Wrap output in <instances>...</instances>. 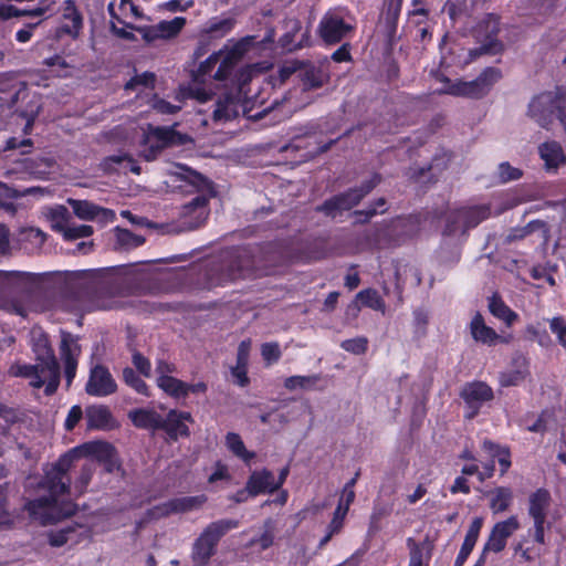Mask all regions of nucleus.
I'll use <instances>...</instances> for the list:
<instances>
[{
	"instance_id": "obj_31",
	"label": "nucleus",
	"mask_w": 566,
	"mask_h": 566,
	"mask_svg": "<svg viewBox=\"0 0 566 566\" xmlns=\"http://www.w3.org/2000/svg\"><path fill=\"white\" fill-rule=\"evenodd\" d=\"M161 417L156 410L147 408H137L128 412V418L136 428L153 431L159 430Z\"/></svg>"
},
{
	"instance_id": "obj_56",
	"label": "nucleus",
	"mask_w": 566,
	"mask_h": 566,
	"mask_svg": "<svg viewBox=\"0 0 566 566\" xmlns=\"http://www.w3.org/2000/svg\"><path fill=\"white\" fill-rule=\"evenodd\" d=\"M528 375L527 369H515L503 371L499 376V382L501 387H512L521 384Z\"/></svg>"
},
{
	"instance_id": "obj_2",
	"label": "nucleus",
	"mask_w": 566,
	"mask_h": 566,
	"mask_svg": "<svg viewBox=\"0 0 566 566\" xmlns=\"http://www.w3.org/2000/svg\"><path fill=\"white\" fill-rule=\"evenodd\" d=\"M41 485L49 494L29 500L24 504V510L31 520L46 526L75 514L76 506L73 502L60 503L57 500L59 496L70 492V476L57 474L56 471L49 468L44 473Z\"/></svg>"
},
{
	"instance_id": "obj_29",
	"label": "nucleus",
	"mask_w": 566,
	"mask_h": 566,
	"mask_svg": "<svg viewBox=\"0 0 566 566\" xmlns=\"http://www.w3.org/2000/svg\"><path fill=\"white\" fill-rule=\"evenodd\" d=\"M539 157L544 160L547 171L557 170L560 166L566 165V155L556 140L544 142L538 146Z\"/></svg>"
},
{
	"instance_id": "obj_6",
	"label": "nucleus",
	"mask_w": 566,
	"mask_h": 566,
	"mask_svg": "<svg viewBox=\"0 0 566 566\" xmlns=\"http://www.w3.org/2000/svg\"><path fill=\"white\" fill-rule=\"evenodd\" d=\"M527 113L543 128H548L554 119L566 123V93L556 87L538 94L528 104Z\"/></svg>"
},
{
	"instance_id": "obj_40",
	"label": "nucleus",
	"mask_w": 566,
	"mask_h": 566,
	"mask_svg": "<svg viewBox=\"0 0 566 566\" xmlns=\"http://www.w3.org/2000/svg\"><path fill=\"white\" fill-rule=\"evenodd\" d=\"M222 50L213 52L205 61L200 62L199 66L191 72L192 82L196 84H203L206 80L212 78V71L220 61Z\"/></svg>"
},
{
	"instance_id": "obj_10",
	"label": "nucleus",
	"mask_w": 566,
	"mask_h": 566,
	"mask_svg": "<svg viewBox=\"0 0 566 566\" xmlns=\"http://www.w3.org/2000/svg\"><path fill=\"white\" fill-rule=\"evenodd\" d=\"M460 398L464 402V418L473 420L476 418L481 409L494 400V390L485 381L472 380L465 382L460 392Z\"/></svg>"
},
{
	"instance_id": "obj_48",
	"label": "nucleus",
	"mask_w": 566,
	"mask_h": 566,
	"mask_svg": "<svg viewBox=\"0 0 566 566\" xmlns=\"http://www.w3.org/2000/svg\"><path fill=\"white\" fill-rule=\"evenodd\" d=\"M123 380L137 394L146 397L150 396L148 385L145 382V380L140 378V376L133 368L125 367L123 369Z\"/></svg>"
},
{
	"instance_id": "obj_22",
	"label": "nucleus",
	"mask_w": 566,
	"mask_h": 566,
	"mask_svg": "<svg viewBox=\"0 0 566 566\" xmlns=\"http://www.w3.org/2000/svg\"><path fill=\"white\" fill-rule=\"evenodd\" d=\"M52 167V160L46 157H25L17 161V167L8 170L7 175L10 174H23L34 178H42L44 175L50 172Z\"/></svg>"
},
{
	"instance_id": "obj_5",
	"label": "nucleus",
	"mask_w": 566,
	"mask_h": 566,
	"mask_svg": "<svg viewBox=\"0 0 566 566\" xmlns=\"http://www.w3.org/2000/svg\"><path fill=\"white\" fill-rule=\"evenodd\" d=\"M239 524V521L233 518H221L209 523L192 544L190 557L193 566L208 565L217 553L220 539Z\"/></svg>"
},
{
	"instance_id": "obj_11",
	"label": "nucleus",
	"mask_w": 566,
	"mask_h": 566,
	"mask_svg": "<svg viewBox=\"0 0 566 566\" xmlns=\"http://www.w3.org/2000/svg\"><path fill=\"white\" fill-rule=\"evenodd\" d=\"M253 43V36H244L237 41L230 50H222L220 61L218 62L219 66L213 73L212 78L220 82L230 80L237 72L238 65L252 48Z\"/></svg>"
},
{
	"instance_id": "obj_1",
	"label": "nucleus",
	"mask_w": 566,
	"mask_h": 566,
	"mask_svg": "<svg viewBox=\"0 0 566 566\" xmlns=\"http://www.w3.org/2000/svg\"><path fill=\"white\" fill-rule=\"evenodd\" d=\"M105 291L102 270L66 272L59 287V303L63 311L73 314L104 310L102 295Z\"/></svg>"
},
{
	"instance_id": "obj_8",
	"label": "nucleus",
	"mask_w": 566,
	"mask_h": 566,
	"mask_svg": "<svg viewBox=\"0 0 566 566\" xmlns=\"http://www.w3.org/2000/svg\"><path fill=\"white\" fill-rule=\"evenodd\" d=\"M343 13L342 9L328 10L319 20L316 32L326 45L338 44L354 33L356 29L353 23L354 19L347 11V15L350 18V21H347Z\"/></svg>"
},
{
	"instance_id": "obj_53",
	"label": "nucleus",
	"mask_w": 566,
	"mask_h": 566,
	"mask_svg": "<svg viewBox=\"0 0 566 566\" xmlns=\"http://www.w3.org/2000/svg\"><path fill=\"white\" fill-rule=\"evenodd\" d=\"M459 232L462 233V219L458 209L450 210L446 216V224L442 234L453 237Z\"/></svg>"
},
{
	"instance_id": "obj_17",
	"label": "nucleus",
	"mask_w": 566,
	"mask_h": 566,
	"mask_svg": "<svg viewBox=\"0 0 566 566\" xmlns=\"http://www.w3.org/2000/svg\"><path fill=\"white\" fill-rule=\"evenodd\" d=\"M359 242L370 250H386L398 248V241L395 239L394 230L390 224H375L366 230Z\"/></svg>"
},
{
	"instance_id": "obj_25",
	"label": "nucleus",
	"mask_w": 566,
	"mask_h": 566,
	"mask_svg": "<svg viewBox=\"0 0 566 566\" xmlns=\"http://www.w3.org/2000/svg\"><path fill=\"white\" fill-rule=\"evenodd\" d=\"M88 536V530L77 523H72L48 535L49 544L53 547H61L69 542L78 543L82 537Z\"/></svg>"
},
{
	"instance_id": "obj_42",
	"label": "nucleus",
	"mask_w": 566,
	"mask_h": 566,
	"mask_svg": "<svg viewBox=\"0 0 566 566\" xmlns=\"http://www.w3.org/2000/svg\"><path fill=\"white\" fill-rule=\"evenodd\" d=\"M116 249L132 250L143 245L146 241L145 237L136 234L128 229L115 228Z\"/></svg>"
},
{
	"instance_id": "obj_3",
	"label": "nucleus",
	"mask_w": 566,
	"mask_h": 566,
	"mask_svg": "<svg viewBox=\"0 0 566 566\" xmlns=\"http://www.w3.org/2000/svg\"><path fill=\"white\" fill-rule=\"evenodd\" d=\"M32 350L35 364H14L10 367V375L30 379L32 388L40 389L45 385L44 394L52 396L60 385V365L46 335L42 334L33 339Z\"/></svg>"
},
{
	"instance_id": "obj_54",
	"label": "nucleus",
	"mask_w": 566,
	"mask_h": 566,
	"mask_svg": "<svg viewBox=\"0 0 566 566\" xmlns=\"http://www.w3.org/2000/svg\"><path fill=\"white\" fill-rule=\"evenodd\" d=\"M387 515H389V510H387L385 506H375L373 509L367 530L368 536L373 537L381 531V521Z\"/></svg>"
},
{
	"instance_id": "obj_52",
	"label": "nucleus",
	"mask_w": 566,
	"mask_h": 566,
	"mask_svg": "<svg viewBox=\"0 0 566 566\" xmlns=\"http://www.w3.org/2000/svg\"><path fill=\"white\" fill-rule=\"evenodd\" d=\"M186 24V18L176 17L170 21H160L157 25L163 39H170L179 34Z\"/></svg>"
},
{
	"instance_id": "obj_33",
	"label": "nucleus",
	"mask_w": 566,
	"mask_h": 566,
	"mask_svg": "<svg viewBox=\"0 0 566 566\" xmlns=\"http://www.w3.org/2000/svg\"><path fill=\"white\" fill-rule=\"evenodd\" d=\"M35 281V275L30 272L0 270V289H17L23 291Z\"/></svg>"
},
{
	"instance_id": "obj_38",
	"label": "nucleus",
	"mask_w": 566,
	"mask_h": 566,
	"mask_svg": "<svg viewBox=\"0 0 566 566\" xmlns=\"http://www.w3.org/2000/svg\"><path fill=\"white\" fill-rule=\"evenodd\" d=\"M208 497L205 494L170 499L172 514H184L199 510Z\"/></svg>"
},
{
	"instance_id": "obj_30",
	"label": "nucleus",
	"mask_w": 566,
	"mask_h": 566,
	"mask_svg": "<svg viewBox=\"0 0 566 566\" xmlns=\"http://www.w3.org/2000/svg\"><path fill=\"white\" fill-rule=\"evenodd\" d=\"M458 210L462 219V234H465L470 229L475 228L491 216V207L489 205L461 207Z\"/></svg>"
},
{
	"instance_id": "obj_58",
	"label": "nucleus",
	"mask_w": 566,
	"mask_h": 566,
	"mask_svg": "<svg viewBox=\"0 0 566 566\" xmlns=\"http://www.w3.org/2000/svg\"><path fill=\"white\" fill-rule=\"evenodd\" d=\"M155 74L151 72H144L142 74H137L133 76L125 84L126 91H135L138 86L153 87L155 84Z\"/></svg>"
},
{
	"instance_id": "obj_60",
	"label": "nucleus",
	"mask_w": 566,
	"mask_h": 566,
	"mask_svg": "<svg viewBox=\"0 0 566 566\" xmlns=\"http://www.w3.org/2000/svg\"><path fill=\"white\" fill-rule=\"evenodd\" d=\"M261 355L268 365L277 363L282 355L280 345L275 342L262 344Z\"/></svg>"
},
{
	"instance_id": "obj_57",
	"label": "nucleus",
	"mask_w": 566,
	"mask_h": 566,
	"mask_svg": "<svg viewBox=\"0 0 566 566\" xmlns=\"http://www.w3.org/2000/svg\"><path fill=\"white\" fill-rule=\"evenodd\" d=\"M170 515H172V510L170 505V500H168L164 503L157 504L146 510V512L144 513V521L149 522L154 520H160L168 517Z\"/></svg>"
},
{
	"instance_id": "obj_14",
	"label": "nucleus",
	"mask_w": 566,
	"mask_h": 566,
	"mask_svg": "<svg viewBox=\"0 0 566 566\" xmlns=\"http://www.w3.org/2000/svg\"><path fill=\"white\" fill-rule=\"evenodd\" d=\"M482 449L492 458L489 462L483 464V471L479 473V481L484 482L491 479L495 472V460L500 465V475L503 476L507 473L512 465L511 450L506 446H501L490 439H484Z\"/></svg>"
},
{
	"instance_id": "obj_34",
	"label": "nucleus",
	"mask_w": 566,
	"mask_h": 566,
	"mask_svg": "<svg viewBox=\"0 0 566 566\" xmlns=\"http://www.w3.org/2000/svg\"><path fill=\"white\" fill-rule=\"evenodd\" d=\"M289 29L280 39L279 44L283 50L295 51L307 45L308 33L303 34L300 42H295V35L302 30V22L298 19H290L286 21Z\"/></svg>"
},
{
	"instance_id": "obj_45",
	"label": "nucleus",
	"mask_w": 566,
	"mask_h": 566,
	"mask_svg": "<svg viewBox=\"0 0 566 566\" xmlns=\"http://www.w3.org/2000/svg\"><path fill=\"white\" fill-rule=\"evenodd\" d=\"M356 301H359L363 306L374 311H384L386 306L385 301L378 291L371 287L358 292L356 295Z\"/></svg>"
},
{
	"instance_id": "obj_51",
	"label": "nucleus",
	"mask_w": 566,
	"mask_h": 566,
	"mask_svg": "<svg viewBox=\"0 0 566 566\" xmlns=\"http://www.w3.org/2000/svg\"><path fill=\"white\" fill-rule=\"evenodd\" d=\"M407 545L410 549V560L408 566H428L430 560V553L424 558L423 545L418 544L412 537L407 539Z\"/></svg>"
},
{
	"instance_id": "obj_41",
	"label": "nucleus",
	"mask_w": 566,
	"mask_h": 566,
	"mask_svg": "<svg viewBox=\"0 0 566 566\" xmlns=\"http://www.w3.org/2000/svg\"><path fill=\"white\" fill-rule=\"evenodd\" d=\"M513 491L507 486H497L491 493L490 509L493 513H502L509 510L513 502Z\"/></svg>"
},
{
	"instance_id": "obj_13",
	"label": "nucleus",
	"mask_w": 566,
	"mask_h": 566,
	"mask_svg": "<svg viewBox=\"0 0 566 566\" xmlns=\"http://www.w3.org/2000/svg\"><path fill=\"white\" fill-rule=\"evenodd\" d=\"M209 212V198L202 193L197 195L181 208L179 231H193L201 228Z\"/></svg>"
},
{
	"instance_id": "obj_64",
	"label": "nucleus",
	"mask_w": 566,
	"mask_h": 566,
	"mask_svg": "<svg viewBox=\"0 0 566 566\" xmlns=\"http://www.w3.org/2000/svg\"><path fill=\"white\" fill-rule=\"evenodd\" d=\"M135 368L145 377H150L151 364L150 360L139 352H134L132 356Z\"/></svg>"
},
{
	"instance_id": "obj_59",
	"label": "nucleus",
	"mask_w": 566,
	"mask_h": 566,
	"mask_svg": "<svg viewBox=\"0 0 566 566\" xmlns=\"http://www.w3.org/2000/svg\"><path fill=\"white\" fill-rule=\"evenodd\" d=\"M340 347L348 353L363 355L368 349V339L366 337L345 339L342 342Z\"/></svg>"
},
{
	"instance_id": "obj_20",
	"label": "nucleus",
	"mask_w": 566,
	"mask_h": 566,
	"mask_svg": "<svg viewBox=\"0 0 566 566\" xmlns=\"http://www.w3.org/2000/svg\"><path fill=\"white\" fill-rule=\"evenodd\" d=\"M422 221L421 213L397 217L390 221L398 247L415 239L420 233Z\"/></svg>"
},
{
	"instance_id": "obj_55",
	"label": "nucleus",
	"mask_w": 566,
	"mask_h": 566,
	"mask_svg": "<svg viewBox=\"0 0 566 566\" xmlns=\"http://www.w3.org/2000/svg\"><path fill=\"white\" fill-rule=\"evenodd\" d=\"M497 177L500 182L506 184L521 179L523 171L520 168L511 166L509 161H503L497 167Z\"/></svg>"
},
{
	"instance_id": "obj_63",
	"label": "nucleus",
	"mask_w": 566,
	"mask_h": 566,
	"mask_svg": "<svg viewBox=\"0 0 566 566\" xmlns=\"http://www.w3.org/2000/svg\"><path fill=\"white\" fill-rule=\"evenodd\" d=\"M94 465L92 463H85L80 471V475L75 481V488L83 492L87 485L90 484L93 474H94Z\"/></svg>"
},
{
	"instance_id": "obj_35",
	"label": "nucleus",
	"mask_w": 566,
	"mask_h": 566,
	"mask_svg": "<svg viewBox=\"0 0 566 566\" xmlns=\"http://www.w3.org/2000/svg\"><path fill=\"white\" fill-rule=\"evenodd\" d=\"M87 428L105 430L112 428L113 415L106 406H90L86 408Z\"/></svg>"
},
{
	"instance_id": "obj_28",
	"label": "nucleus",
	"mask_w": 566,
	"mask_h": 566,
	"mask_svg": "<svg viewBox=\"0 0 566 566\" xmlns=\"http://www.w3.org/2000/svg\"><path fill=\"white\" fill-rule=\"evenodd\" d=\"M248 489L250 491L251 497H255L260 494H272L276 492L274 488V474L268 470L262 469L259 471H253L248 481Z\"/></svg>"
},
{
	"instance_id": "obj_37",
	"label": "nucleus",
	"mask_w": 566,
	"mask_h": 566,
	"mask_svg": "<svg viewBox=\"0 0 566 566\" xmlns=\"http://www.w3.org/2000/svg\"><path fill=\"white\" fill-rule=\"evenodd\" d=\"M400 12L401 10L394 8V6L390 7L385 4V10L380 18L382 34L386 41L390 44L395 41L397 34Z\"/></svg>"
},
{
	"instance_id": "obj_7",
	"label": "nucleus",
	"mask_w": 566,
	"mask_h": 566,
	"mask_svg": "<svg viewBox=\"0 0 566 566\" xmlns=\"http://www.w3.org/2000/svg\"><path fill=\"white\" fill-rule=\"evenodd\" d=\"M380 182L381 176L375 172L359 186L348 188L326 199L323 203L315 207V211L334 219L338 212L348 211L358 206Z\"/></svg>"
},
{
	"instance_id": "obj_50",
	"label": "nucleus",
	"mask_w": 566,
	"mask_h": 566,
	"mask_svg": "<svg viewBox=\"0 0 566 566\" xmlns=\"http://www.w3.org/2000/svg\"><path fill=\"white\" fill-rule=\"evenodd\" d=\"M536 230L546 231V222L543 220H532L522 228L513 229L511 233L507 235L506 241L513 242L516 240H522Z\"/></svg>"
},
{
	"instance_id": "obj_27",
	"label": "nucleus",
	"mask_w": 566,
	"mask_h": 566,
	"mask_svg": "<svg viewBox=\"0 0 566 566\" xmlns=\"http://www.w3.org/2000/svg\"><path fill=\"white\" fill-rule=\"evenodd\" d=\"M472 338L482 345L494 346L497 344L500 335L492 327L485 324L484 317L476 312L469 325Z\"/></svg>"
},
{
	"instance_id": "obj_43",
	"label": "nucleus",
	"mask_w": 566,
	"mask_h": 566,
	"mask_svg": "<svg viewBox=\"0 0 566 566\" xmlns=\"http://www.w3.org/2000/svg\"><path fill=\"white\" fill-rule=\"evenodd\" d=\"M226 446L235 457H238L245 463H250L251 460L254 459L255 457V453L253 451H249L245 448L242 438L240 437V434L235 432L227 433Z\"/></svg>"
},
{
	"instance_id": "obj_24",
	"label": "nucleus",
	"mask_w": 566,
	"mask_h": 566,
	"mask_svg": "<svg viewBox=\"0 0 566 566\" xmlns=\"http://www.w3.org/2000/svg\"><path fill=\"white\" fill-rule=\"evenodd\" d=\"M552 504L551 492L545 488H538L528 496L527 513L532 520H547Z\"/></svg>"
},
{
	"instance_id": "obj_46",
	"label": "nucleus",
	"mask_w": 566,
	"mask_h": 566,
	"mask_svg": "<svg viewBox=\"0 0 566 566\" xmlns=\"http://www.w3.org/2000/svg\"><path fill=\"white\" fill-rule=\"evenodd\" d=\"M82 457L81 450L78 446L69 450L64 454H62L56 462H54L50 468L57 472V474L69 476V471L72 469L75 460Z\"/></svg>"
},
{
	"instance_id": "obj_18",
	"label": "nucleus",
	"mask_w": 566,
	"mask_h": 566,
	"mask_svg": "<svg viewBox=\"0 0 566 566\" xmlns=\"http://www.w3.org/2000/svg\"><path fill=\"white\" fill-rule=\"evenodd\" d=\"M520 527V523L516 516L512 515L505 521H501L494 524L491 530V533L488 537V541L484 544V553L493 552L500 553L502 552L506 544L509 537L517 531Z\"/></svg>"
},
{
	"instance_id": "obj_9",
	"label": "nucleus",
	"mask_w": 566,
	"mask_h": 566,
	"mask_svg": "<svg viewBox=\"0 0 566 566\" xmlns=\"http://www.w3.org/2000/svg\"><path fill=\"white\" fill-rule=\"evenodd\" d=\"M501 70L490 66L484 69L473 81L467 82L459 80L450 82L448 80L449 85L444 90V93L453 96L479 99L484 97L491 91L492 86L501 80Z\"/></svg>"
},
{
	"instance_id": "obj_15",
	"label": "nucleus",
	"mask_w": 566,
	"mask_h": 566,
	"mask_svg": "<svg viewBox=\"0 0 566 566\" xmlns=\"http://www.w3.org/2000/svg\"><path fill=\"white\" fill-rule=\"evenodd\" d=\"M67 203L72 208L73 213L84 221L97 220L102 224H107L112 223L116 219L114 210L103 208L88 200L69 199Z\"/></svg>"
},
{
	"instance_id": "obj_16",
	"label": "nucleus",
	"mask_w": 566,
	"mask_h": 566,
	"mask_svg": "<svg viewBox=\"0 0 566 566\" xmlns=\"http://www.w3.org/2000/svg\"><path fill=\"white\" fill-rule=\"evenodd\" d=\"M117 390V384L104 365H96L91 369L85 391L93 397H106Z\"/></svg>"
},
{
	"instance_id": "obj_62",
	"label": "nucleus",
	"mask_w": 566,
	"mask_h": 566,
	"mask_svg": "<svg viewBox=\"0 0 566 566\" xmlns=\"http://www.w3.org/2000/svg\"><path fill=\"white\" fill-rule=\"evenodd\" d=\"M347 513V509L343 507L342 503H338L337 507L334 511L333 518L327 526V530L332 531V533L338 534L344 526V521Z\"/></svg>"
},
{
	"instance_id": "obj_44",
	"label": "nucleus",
	"mask_w": 566,
	"mask_h": 566,
	"mask_svg": "<svg viewBox=\"0 0 566 566\" xmlns=\"http://www.w3.org/2000/svg\"><path fill=\"white\" fill-rule=\"evenodd\" d=\"M54 229L62 233L65 241H74L81 238H88L94 233V229L88 224H66L56 223Z\"/></svg>"
},
{
	"instance_id": "obj_12",
	"label": "nucleus",
	"mask_w": 566,
	"mask_h": 566,
	"mask_svg": "<svg viewBox=\"0 0 566 566\" xmlns=\"http://www.w3.org/2000/svg\"><path fill=\"white\" fill-rule=\"evenodd\" d=\"M82 457L91 458L101 463L107 473H113L122 467L116 448L107 441L95 440L78 446Z\"/></svg>"
},
{
	"instance_id": "obj_32",
	"label": "nucleus",
	"mask_w": 566,
	"mask_h": 566,
	"mask_svg": "<svg viewBox=\"0 0 566 566\" xmlns=\"http://www.w3.org/2000/svg\"><path fill=\"white\" fill-rule=\"evenodd\" d=\"M452 153L451 151H444L437 153L430 165L424 167H410L409 169V177L413 181L418 182L421 180L422 177H424L428 172H431L433 170H437L438 172H442L444 169H447L448 165L450 164L452 159Z\"/></svg>"
},
{
	"instance_id": "obj_39",
	"label": "nucleus",
	"mask_w": 566,
	"mask_h": 566,
	"mask_svg": "<svg viewBox=\"0 0 566 566\" xmlns=\"http://www.w3.org/2000/svg\"><path fill=\"white\" fill-rule=\"evenodd\" d=\"M156 385L166 395L174 399L187 398L186 382L176 377H157Z\"/></svg>"
},
{
	"instance_id": "obj_21",
	"label": "nucleus",
	"mask_w": 566,
	"mask_h": 566,
	"mask_svg": "<svg viewBox=\"0 0 566 566\" xmlns=\"http://www.w3.org/2000/svg\"><path fill=\"white\" fill-rule=\"evenodd\" d=\"M151 140H155V144L150 145L149 150L155 156L166 147L181 145L184 143V135L177 132L174 127L150 126L147 135V142Z\"/></svg>"
},
{
	"instance_id": "obj_19",
	"label": "nucleus",
	"mask_w": 566,
	"mask_h": 566,
	"mask_svg": "<svg viewBox=\"0 0 566 566\" xmlns=\"http://www.w3.org/2000/svg\"><path fill=\"white\" fill-rule=\"evenodd\" d=\"M186 422H193L190 412L177 409H170L166 417H161L160 428L174 441L178 438H188L190 436L189 427Z\"/></svg>"
},
{
	"instance_id": "obj_23",
	"label": "nucleus",
	"mask_w": 566,
	"mask_h": 566,
	"mask_svg": "<svg viewBox=\"0 0 566 566\" xmlns=\"http://www.w3.org/2000/svg\"><path fill=\"white\" fill-rule=\"evenodd\" d=\"M80 347L70 334H64L61 342V356L64 361V374L67 386H70L76 375L77 358Z\"/></svg>"
},
{
	"instance_id": "obj_61",
	"label": "nucleus",
	"mask_w": 566,
	"mask_h": 566,
	"mask_svg": "<svg viewBox=\"0 0 566 566\" xmlns=\"http://www.w3.org/2000/svg\"><path fill=\"white\" fill-rule=\"evenodd\" d=\"M549 328L557 336L558 343L566 348V321L563 316H555L549 321Z\"/></svg>"
},
{
	"instance_id": "obj_36",
	"label": "nucleus",
	"mask_w": 566,
	"mask_h": 566,
	"mask_svg": "<svg viewBox=\"0 0 566 566\" xmlns=\"http://www.w3.org/2000/svg\"><path fill=\"white\" fill-rule=\"evenodd\" d=\"M489 311L494 317L503 321L509 327L518 318V315L505 304L497 293H493L489 298Z\"/></svg>"
},
{
	"instance_id": "obj_47",
	"label": "nucleus",
	"mask_w": 566,
	"mask_h": 566,
	"mask_svg": "<svg viewBox=\"0 0 566 566\" xmlns=\"http://www.w3.org/2000/svg\"><path fill=\"white\" fill-rule=\"evenodd\" d=\"M319 375L310 376H290L284 380V387L290 390L304 389L311 390L316 388V384L319 381Z\"/></svg>"
},
{
	"instance_id": "obj_4",
	"label": "nucleus",
	"mask_w": 566,
	"mask_h": 566,
	"mask_svg": "<svg viewBox=\"0 0 566 566\" xmlns=\"http://www.w3.org/2000/svg\"><path fill=\"white\" fill-rule=\"evenodd\" d=\"M254 272L255 264L251 251L247 248H237L227 252L220 263L210 268L208 277L213 285H224L250 277Z\"/></svg>"
},
{
	"instance_id": "obj_49",
	"label": "nucleus",
	"mask_w": 566,
	"mask_h": 566,
	"mask_svg": "<svg viewBox=\"0 0 566 566\" xmlns=\"http://www.w3.org/2000/svg\"><path fill=\"white\" fill-rule=\"evenodd\" d=\"M301 81L303 91L319 88L325 83L323 72L316 67L306 69L302 74Z\"/></svg>"
},
{
	"instance_id": "obj_26",
	"label": "nucleus",
	"mask_w": 566,
	"mask_h": 566,
	"mask_svg": "<svg viewBox=\"0 0 566 566\" xmlns=\"http://www.w3.org/2000/svg\"><path fill=\"white\" fill-rule=\"evenodd\" d=\"M62 17L64 20L71 21V24H63L59 32L77 39L83 29V15L77 9L74 0H65L62 6Z\"/></svg>"
}]
</instances>
